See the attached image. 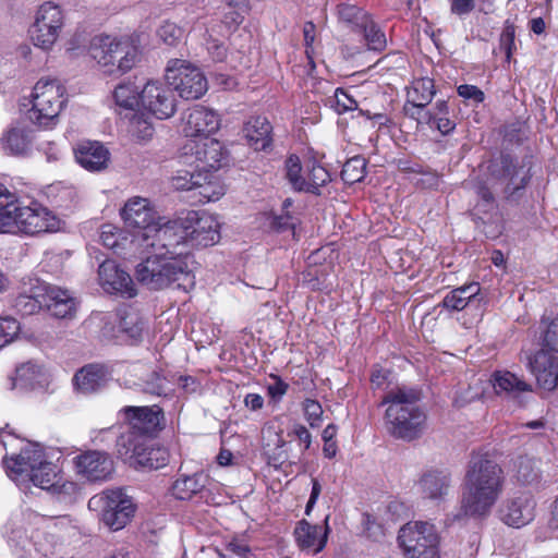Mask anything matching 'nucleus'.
Returning <instances> with one entry per match:
<instances>
[{"instance_id": "bf43d9fd", "label": "nucleus", "mask_w": 558, "mask_h": 558, "mask_svg": "<svg viewBox=\"0 0 558 558\" xmlns=\"http://www.w3.org/2000/svg\"><path fill=\"white\" fill-rule=\"evenodd\" d=\"M143 389L145 392L155 396L167 395V380L158 373L151 372L144 381Z\"/></svg>"}, {"instance_id": "39448f33", "label": "nucleus", "mask_w": 558, "mask_h": 558, "mask_svg": "<svg viewBox=\"0 0 558 558\" xmlns=\"http://www.w3.org/2000/svg\"><path fill=\"white\" fill-rule=\"evenodd\" d=\"M420 391L408 387H397L385 395L381 404L388 405L384 420L390 436L412 441L424 434L427 415L420 407Z\"/></svg>"}, {"instance_id": "e433bc0d", "label": "nucleus", "mask_w": 558, "mask_h": 558, "mask_svg": "<svg viewBox=\"0 0 558 558\" xmlns=\"http://www.w3.org/2000/svg\"><path fill=\"white\" fill-rule=\"evenodd\" d=\"M225 194V187L214 172H202L193 197L198 203H208L219 199Z\"/></svg>"}, {"instance_id": "f704fd0d", "label": "nucleus", "mask_w": 558, "mask_h": 558, "mask_svg": "<svg viewBox=\"0 0 558 558\" xmlns=\"http://www.w3.org/2000/svg\"><path fill=\"white\" fill-rule=\"evenodd\" d=\"M338 22L352 32H362L365 28L371 15L362 8L352 3H340L337 5Z\"/></svg>"}, {"instance_id": "9d476101", "label": "nucleus", "mask_w": 558, "mask_h": 558, "mask_svg": "<svg viewBox=\"0 0 558 558\" xmlns=\"http://www.w3.org/2000/svg\"><path fill=\"white\" fill-rule=\"evenodd\" d=\"M398 542L409 558H439V536L428 522H410L403 525Z\"/></svg>"}, {"instance_id": "09e8293b", "label": "nucleus", "mask_w": 558, "mask_h": 558, "mask_svg": "<svg viewBox=\"0 0 558 558\" xmlns=\"http://www.w3.org/2000/svg\"><path fill=\"white\" fill-rule=\"evenodd\" d=\"M129 132L138 141H148L154 135V126L142 114L133 113L130 118Z\"/></svg>"}, {"instance_id": "ddd939ff", "label": "nucleus", "mask_w": 558, "mask_h": 558, "mask_svg": "<svg viewBox=\"0 0 558 558\" xmlns=\"http://www.w3.org/2000/svg\"><path fill=\"white\" fill-rule=\"evenodd\" d=\"M187 246L207 247L220 240L218 218L206 211H187L180 217Z\"/></svg>"}, {"instance_id": "c03bdc74", "label": "nucleus", "mask_w": 558, "mask_h": 558, "mask_svg": "<svg viewBox=\"0 0 558 558\" xmlns=\"http://www.w3.org/2000/svg\"><path fill=\"white\" fill-rule=\"evenodd\" d=\"M144 320L138 313L129 311L120 317L119 329L133 340H138L144 330Z\"/></svg>"}, {"instance_id": "0eeeda50", "label": "nucleus", "mask_w": 558, "mask_h": 558, "mask_svg": "<svg viewBox=\"0 0 558 558\" xmlns=\"http://www.w3.org/2000/svg\"><path fill=\"white\" fill-rule=\"evenodd\" d=\"M489 175L486 179H478L473 187L478 201L474 207L477 214H487L495 208L494 193L498 191L499 185L505 189L507 197L514 194L525 186V177L518 178V169L507 158H502L501 167L497 163L488 166Z\"/></svg>"}, {"instance_id": "ea45409f", "label": "nucleus", "mask_w": 558, "mask_h": 558, "mask_svg": "<svg viewBox=\"0 0 558 558\" xmlns=\"http://www.w3.org/2000/svg\"><path fill=\"white\" fill-rule=\"evenodd\" d=\"M248 11L247 0H227L223 7L222 24L228 28L238 27Z\"/></svg>"}, {"instance_id": "412c9836", "label": "nucleus", "mask_w": 558, "mask_h": 558, "mask_svg": "<svg viewBox=\"0 0 558 558\" xmlns=\"http://www.w3.org/2000/svg\"><path fill=\"white\" fill-rule=\"evenodd\" d=\"M109 437L111 439L116 438L117 453L128 463L131 462V460L135 457L138 450L142 449L145 442H150L147 436L142 435L129 426L119 435L114 427L102 429L95 438V440L99 439L102 442Z\"/></svg>"}, {"instance_id": "2f4dec72", "label": "nucleus", "mask_w": 558, "mask_h": 558, "mask_svg": "<svg viewBox=\"0 0 558 558\" xmlns=\"http://www.w3.org/2000/svg\"><path fill=\"white\" fill-rule=\"evenodd\" d=\"M45 284L36 283L29 287L28 291H23L13 301L14 310L21 315H34L44 308Z\"/></svg>"}, {"instance_id": "5701e85b", "label": "nucleus", "mask_w": 558, "mask_h": 558, "mask_svg": "<svg viewBox=\"0 0 558 558\" xmlns=\"http://www.w3.org/2000/svg\"><path fill=\"white\" fill-rule=\"evenodd\" d=\"M451 474L445 470H429L418 481V490L424 499L435 504L446 500L451 490Z\"/></svg>"}, {"instance_id": "4c0bfd02", "label": "nucleus", "mask_w": 558, "mask_h": 558, "mask_svg": "<svg viewBox=\"0 0 558 558\" xmlns=\"http://www.w3.org/2000/svg\"><path fill=\"white\" fill-rule=\"evenodd\" d=\"M14 380L13 385L22 388L41 386L45 381V371L41 366L27 362L16 368Z\"/></svg>"}, {"instance_id": "4d7b16f0", "label": "nucleus", "mask_w": 558, "mask_h": 558, "mask_svg": "<svg viewBox=\"0 0 558 558\" xmlns=\"http://www.w3.org/2000/svg\"><path fill=\"white\" fill-rule=\"evenodd\" d=\"M536 461L527 457H521L518 460L517 473L520 481L530 483L537 476Z\"/></svg>"}, {"instance_id": "338daca9", "label": "nucleus", "mask_w": 558, "mask_h": 558, "mask_svg": "<svg viewBox=\"0 0 558 558\" xmlns=\"http://www.w3.org/2000/svg\"><path fill=\"white\" fill-rule=\"evenodd\" d=\"M449 114V108L446 100H438L433 110L423 113L424 123L432 125V122L438 120V117Z\"/></svg>"}, {"instance_id": "de8ad7c7", "label": "nucleus", "mask_w": 558, "mask_h": 558, "mask_svg": "<svg viewBox=\"0 0 558 558\" xmlns=\"http://www.w3.org/2000/svg\"><path fill=\"white\" fill-rule=\"evenodd\" d=\"M286 177L294 191H304L305 177L302 174V166L298 156L291 155L287 159Z\"/></svg>"}, {"instance_id": "2eb2a0df", "label": "nucleus", "mask_w": 558, "mask_h": 558, "mask_svg": "<svg viewBox=\"0 0 558 558\" xmlns=\"http://www.w3.org/2000/svg\"><path fill=\"white\" fill-rule=\"evenodd\" d=\"M140 107L157 119L172 117L177 110V100L171 89L159 81H148L140 93Z\"/></svg>"}, {"instance_id": "6e6552de", "label": "nucleus", "mask_w": 558, "mask_h": 558, "mask_svg": "<svg viewBox=\"0 0 558 558\" xmlns=\"http://www.w3.org/2000/svg\"><path fill=\"white\" fill-rule=\"evenodd\" d=\"M66 102V89L59 80L41 78L33 88L28 118L40 128L51 129L58 123Z\"/></svg>"}, {"instance_id": "6e6d98bb", "label": "nucleus", "mask_w": 558, "mask_h": 558, "mask_svg": "<svg viewBox=\"0 0 558 558\" xmlns=\"http://www.w3.org/2000/svg\"><path fill=\"white\" fill-rule=\"evenodd\" d=\"M363 533L373 541H380L385 535V527L377 519L369 513H363Z\"/></svg>"}, {"instance_id": "4be33fe9", "label": "nucleus", "mask_w": 558, "mask_h": 558, "mask_svg": "<svg viewBox=\"0 0 558 558\" xmlns=\"http://www.w3.org/2000/svg\"><path fill=\"white\" fill-rule=\"evenodd\" d=\"M129 427L147 435L156 432L163 418L162 410L158 405L132 407L128 405L120 410Z\"/></svg>"}, {"instance_id": "58836bf2", "label": "nucleus", "mask_w": 558, "mask_h": 558, "mask_svg": "<svg viewBox=\"0 0 558 558\" xmlns=\"http://www.w3.org/2000/svg\"><path fill=\"white\" fill-rule=\"evenodd\" d=\"M434 81L429 77H422L412 83L408 92V100L418 106H427L435 95Z\"/></svg>"}, {"instance_id": "c756f323", "label": "nucleus", "mask_w": 558, "mask_h": 558, "mask_svg": "<svg viewBox=\"0 0 558 558\" xmlns=\"http://www.w3.org/2000/svg\"><path fill=\"white\" fill-rule=\"evenodd\" d=\"M481 287L472 282L449 292L442 300L444 307L451 311H462L468 306H478L483 298L480 296Z\"/></svg>"}, {"instance_id": "aec40b11", "label": "nucleus", "mask_w": 558, "mask_h": 558, "mask_svg": "<svg viewBox=\"0 0 558 558\" xmlns=\"http://www.w3.org/2000/svg\"><path fill=\"white\" fill-rule=\"evenodd\" d=\"M526 366L542 389L551 391L558 386V357L547 350L539 349L529 356Z\"/></svg>"}, {"instance_id": "774afa93", "label": "nucleus", "mask_w": 558, "mask_h": 558, "mask_svg": "<svg viewBox=\"0 0 558 558\" xmlns=\"http://www.w3.org/2000/svg\"><path fill=\"white\" fill-rule=\"evenodd\" d=\"M207 50L213 57L214 61H222L227 56V48L223 43L217 39H209L207 41Z\"/></svg>"}, {"instance_id": "052dcab7", "label": "nucleus", "mask_w": 558, "mask_h": 558, "mask_svg": "<svg viewBox=\"0 0 558 558\" xmlns=\"http://www.w3.org/2000/svg\"><path fill=\"white\" fill-rule=\"evenodd\" d=\"M158 37L168 46H174L182 36V29L174 23L165 22L157 32Z\"/></svg>"}, {"instance_id": "5fc2aeb1", "label": "nucleus", "mask_w": 558, "mask_h": 558, "mask_svg": "<svg viewBox=\"0 0 558 558\" xmlns=\"http://www.w3.org/2000/svg\"><path fill=\"white\" fill-rule=\"evenodd\" d=\"M20 331V324L13 317H0V349L14 340Z\"/></svg>"}, {"instance_id": "6ab92c4d", "label": "nucleus", "mask_w": 558, "mask_h": 558, "mask_svg": "<svg viewBox=\"0 0 558 558\" xmlns=\"http://www.w3.org/2000/svg\"><path fill=\"white\" fill-rule=\"evenodd\" d=\"M78 474L90 482L110 478L113 472V460L105 451L88 450L74 458Z\"/></svg>"}, {"instance_id": "8fccbe9b", "label": "nucleus", "mask_w": 558, "mask_h": 558, "mask_svg": "<svg viewBox=\"0 0 558 558\" xmlns=\"http://www.w3.org/2000/svg\"><path fill=\"white\" fill-rule=\"evenodd\" d=\"M192 170H179L172 177V186L179 191H195L198 179L202 178V172L191 168Z\"/></svg>"}, {"instance_id": "393cba45", "label": "nucleus", "mask_w": 558, "mask_h": 558, "mask_svg": "<svg viewBox=\"0 0 558 558\" xmlns=\"http://www.w3.org/2000/svg\"><path fill=\"white\" fill-rule=\"evenodd\" d=\"M328 519H325V525L311 524L306 520H301L294 529L296 545L302 550H311L318 554L324 549L327 543L329 532Z\"/></svg>"}, {"instance_id": "e2e57ef3", "label": "nucleus", "mask_w": 558, "mask_h": 558, "mask_svg": "<svg viewBox=\"0 0 558 558\" xmlns=\"http://www.w3.org/2000/svg\"><path fill=\"white\" fill-rule=\"evenodd\" d=\"M296 219L289 213L286 211L281 215H275L271 217L270 226L272 229L279 232L287 230H294Z\"/></svg>"}, {"instance_id": "f3484780", "label": "nucleus", "mask_w": 558, "mask_h": 558, "mask_svg": "<svg viewBox=\"0 0 558 558\" xmlns=\"http://www.w3.org/2000/svg\"><path fill=\"white\" fill-rule=\"evenodd\" d=\"M121 217L128 227L137 229L131 240L136 242V245L143 240L144 233H148V227H154L158 221L157 213L149 199L140 196H134L124 204Z\"/></svg>"}, {"instance_id": "423d86ee", "label": "nucleus", "mask_w": 558, "mask_h": 558, "mask_svg": "<svg viewBox=\"0 0 558 558\" xmlns=\"http://www.w3.org/2000/svg\"><path fill=\"white\" fill-rule=\"evenodd\" d=\"M89 54L109 75H122L141 59L138 46L131 37L97 35L90 40Z\"/></svg>"}, {"instance_id": "680f3d73", "label": "nucleus", "mask_w": 558, "mask_h": 558, "mask_svg": "<svg viewBox=\"0 0 558 558\" xmlns=\"http://www.w3.org/2000/svg\"><path fill=\"white\" fill-rule=\"evenodd\" d=\"M451 14L461 19L470 15L476 8V0H449Z\"/></svg>"}, {"instance_id": "0e129e2a", "label": "nucleus", "mask_w": 558, "mask_h": 558, "mask_svg": "<svg viewBox=\"0 0 558 558\" xmlns=\"http://www.w3.org/2000/svg\"><path fill=\"white\" fill-rule=\"evenodd\" d=\"M458 95L477 105L484 101V93L475 85L463 84L457 89Z\"/></svg>"}, {"instance_id": "f257e3e1", "label": "nucleus", "mask_w": 558, "mask_h": 558, "mask_svg": "<svg viewBox=\"0 0 558 558\" xmlns=\"http://www.w3.org/2000/svg\"><path fill=\"white\" fill-rule=\"evenodd\" d=\"M137 246L151 250L135 269L138 282L149 290H162L172 284L185 292L195 286L194 259L187 251L180 217L158 221L148 227Z\"/></svg>"}, {"instance_id": "bb28decb", "label": "nucleus", "mask_w": 558, "mask_h": 558, "mask_svg": "<svg viewBox=\"0 0 558 558\" xmlns=\"http://www.w3.org/2000/svg\"><path fill=\"white\" fill-rule=\"evenodd\" d=\"M44 299V307L57 318H72L76 312V300L69 290L45 284Z\"/></svg>"}, {"instance_id": "49530a36", "label": "nucleus", "mask_w": 558, "mask_h": 558, "mask_svg": "<svg viewBox=\"0 0 558 558\" xmlns=\"http://www.w3.org/2000/svg\"><path fill=\"white\" fill-rule=\"evenodd\" d=\"M366 170V160L361 156L349 159L342 168L341 178L348 184L360 182Z\"/></svg>"}, {"instance_id": "3c124183", "label": "nucleus", "mask_w": 558, "mask_h": 558, "mask_svg": "<svg viewBox=\"0 0 558 558\" xmlns=\"http://www.w3.org/2000/svg\"><path fill=\"white\" fill-rule=\"evenodd\" d=\"M360 33L364 35L368 49L380 51L386 47V36L372 17L368 20L366 27L362 28Z\"/></svg>"}, {"instance_id": "20e7f679", "label": "nucleus", "mask_w": 558, "mask_h": 558, "mask_svg": "<svg viewBox=\"0 0 558 558\" xmlns=\"http://www.w3.org/2000/svg\"><path fill=\"white\" fill-rule=\"evenodd\" d=\"M61 220L37 202L24 204L5 185L0 184V233L35 235L54 232Z\"/></svg>"}, {"instance_id": "c85d7f7f", "label": "nucleus", "mask_w": 558, "mask_h": 558, "mask_svg": "<svg viewBox=\"0 0 558 558\" xmlns=\"http://www.w3.org/2000/svg\"><path fill=\"white\" fill-rule=\"evenodd\" d=\"M493 387L497 395L518 400L521 395L532 392V385L509 371H497L492 376Z\"/></svg>"}, {"instance_id": "864d4df0", "label": "nucleus", "mask_w": 558, "mask_h": 558, "mask_svg": "<svg viewBox=\"0 0 558 558\" xmlns=\"http://www.w3.org/2000/svg\"><path fill=\"white\" fill-rule=\"evenodd\" d=\"M515 28L512 23L506 21L504 29L500 34L499 48L506 54V61L510 62L513 51L515 50Z\"/></svg>"}, {"instance_id": "dca6fc26", "label": "nucleus", "mask_w": 558, "mask_h": 558, "mask_svg": "<svg viewBox=\"0 0 558 558\" xmlns=\"http://www.w3.org/2000/svg\"><path fill=\"white\" fill-rule=\"evenodd\" d=\"M181 129L189 138L211 137L221 124L220 116L210 108L195 105L182 113Z\"/></svg>"}, {"instance_id": "f8f14e48", "label": "nucleus", "mask_w": 558, "mask_h": 558, "mask_svg": "<svg viewBox=\"0 0 558 558\" xmlns=\"http://www.w3.org/2000/svg\"><path fill=\"white\" fill-rule=\"evenodd\" d=\"M88 507H101V520L113 531L123 529L135 511L131 498L122 489L106 490L92 497Z\"/></svg>"}, {"instance_id": "13d9d810", "label": "nucleus", "mask_w": 558, "mask_h": 558, "mask_svg": "<svg viewBox=\"0 0 558 558\" xmlns=\"http://www.w3.org/2000/svg\"><path fill=\"white\" fill-rule=\"evenodd\" d=\"M303 411L311 427L315 428L320 425L324 411L318 401L305 399L303 402Z\"/></svg>"}, {"instance_id": "4468645a", "label": "nucleus", "mask_w": 558, "mask_h": 558, "mask_svg": "<svg viewBox=\"0 0 558 558\" xmlns=\"http://www.w3.org/2000/svg\"><path fill=\"white\" fill-rule=\"evenodd\" d=\"M62 26L61 9L52 2H45L37 10L35 21L29 28L31 40L36 47L48 50L57 41Z\"/></svg>"}, {"instance_id": "a878e982", "label": "nucleus", "mask_w": 558, "mask_h": 558, "mask_svg": "<svg viewBox=\"0 0 558 558\" xmlns=\"http://www.w3.org/2000/svg\"><path fill=\"white\" fill-rule=\"evenodd\" d=\"M74 155L80 166L90 172L105 170L110 161L109 150L97 141L78 143L74 149Z\"/></svg>"}, {"instance_id": "473e14b6", "label": "nucleus", "mask_w": 558, "mask_h": 558, "mask_svg": "<svg viewBox=\"0 0 558 558\" xmlns=\"http://www.w3.org/2000/svg\"><path fill=\"white\" fill-rule=\"evenodd\" d=\"M33 141L32 131L24 126H12L1 137L2 149L11 155L26 154Z\"/></svg>"}, {"instance_id": "a18cd8bd", "label": "nucleus", "mask_w": 558, "mask_h": 558, "mask_svg": "<svg viewBox=\"0 0 558 558\" xmlns=\"http://www.w3.org/2000/svg\"><path fill=\"white\" fill-rule=\"evenodd\" d=\"M140 93L132 83H122L116 87L113 97L120 107L133 109L135 106L140 107Z\"/></svg>"}, {"instance_id": "cd10ccee", "label": "nucleus", "mask_w": 558, "mask_h": 558, "mask_svg": "<svg viewBox=\"0 0 558 558\" xmlns=\"http://www.w3.org/2000/svg\"><path fill=\"white\" fill-rule=\"evenodd\" d=\"M112 378L110 368L104 364H88L74 376L77 389L84 393L95 392L104 388Z\"/></svg>"}, {"instance_id": "9b49d317", "label": "nucleus", "mask_w": 558, "mask_h": 558, "mask_svg": "<svg viewBox=\"0 0 558 558\" xmlns=\"http://www.w3.org/2000/svg\"><path fill=\"white\" fill-rule=\"evenodd\" d=\"M180 162L199 172H215L222 166L225 151L213 137L189 138L180 149Z\"/></svg>"}, {"instance_id": "b1692460", "label": "nucleus", "mask_w": 558, "mask_h": 558, "mask_svg": "<svg viewBox=\"0 0 558 558\" xmlns=\"http://www.w3.org/2000/svg\"><path fill=\"white\" fill-rule=\"evenodd\" d=\"M535 500L530 494L508 499L501 508V519L510 526L521 527L534 519Z\"/></svg>"}, {"instance_id": "f03ea898", "label": "nucleus", "mask_w": 558, "mask_h": 558, "mask_svg": "<svg viewBox=\"0 0 558 558\" xmlns=\"http://www.w3.org/2000/svg\"><path fill=\"white\" fill-rule=\"evenodd\" d=\"M501 468L487 453L472 456L464 478L461 501L463 515L483 517L490 512L502 493Z\"/></svg>"}, {"instance_id": "7c9ffc66", "label": "nucleus", "mask_w": 558, "mask_h": 558, "mask_svg": "<svg viewBox=\"0 0 558 558\" xmlns=\"http://www.w3.org/2000/svg\"><path fill=\"white\" fill-rule=\"evenodd\" d=\"M208 481V475L203 472L180 474L172 484V495L180 500H190L207 486Z\"/></svg>"}, {"instance_id": "c9c22d12", "label": "nucleus", "mask_w": 558, "mask_h": 558, "mask_svg": "<svg viewBox=\"0 0 558 558\" xmlns=\"http://www.w3.org/2000/svg\"><path fill=\"white\" fill-rule=\"evenodd\" d=\"M167 463L168 452L163 448H155L145 442L129 464L135 469L158 470Z\"/></svg>"}, {"instance_id": "a211bd4d", "label": "nucleus", "mask_w": 558, "mask_h": 558, "mask_svg": "<svg viewBox=\"0 0 558 558\" xmlns=\"http://www.w3.org/2000/svg\"><path fill=\"white\" fill-rule=\"evenodd\" d=\"M98 280L102 289L123 298L136 295V289L131 276L121 269L112 259H105L98 267Z\"/></svg>"}, {"instance_id": "69168bd1", "label": "nucleus", "mask_w": 558, "mask_h": 558, "mask_svg": "<svg viewBox=\"0 0 558 558\" xmlns=\"http://www.w3.org/2000/svg\"><path fill=\"white\" fill-rule=\"evenodd\" d=\"M271 380L267 386L268 395L276 401L281 400L287 393L289 385L278 376H271Z\"/></svg>"}, {"instance_id": "79ce46f5", "label": "nucleus", "mask_w": 558, "mask_h": 558, "mask_svg": "<svg viewBox=\"0 0 558 558\" xmlns=\"http://www.w3.org/2000/svg\"><path fill=\"white\" fill-rule=\"evenodd\" d=\"M330 181L329 172L322 166L316 165L315 162L312 166L307 167V174L305 177L304 191L306 193H312L319 195L320 187L327 184Z\"/></svg>"}, {"instance_id": "1a4fd4ad", "label": "nucleus", "mask_w": 558, "mask_h": 558, "mask_svg": "<svg viewBox=\"0 0 558 558\" xmlns=\"http://www.w3.org/2000/svg\"><path fill=\"white\" fill-rule=\"evenodd\" d=\"M165 77L169 86L186 100L199 99L208 89L203 71L186 60H170L166 66Z\"/></svg>"}, {"instance_id": "603ef678", "label": "nucleus", "mask_w": 558, "mask_h": 558, "mask_svg": "<svg viewBox=\"0 0 558 558\" xmlns=\"http://www.w3.org/2000/svg\"><path fill=\"white\" fill-rule=\"evenodd\" d=\"M328 104L339 114L357 109V101L342 88L335 90L333 96L328 98Z\"/></svg>"}, {"instance_id": "7ed1b4c3", "label": "nucleus", "mask_w": 558, "mask_h": 558, "mask_svg": "<svg viewBox=\"0 0 558 558\" xmlns=\"http://www.w3.org/2000/svg\"><path fill=\"white\" fill-rule=\"evenodd\" d=\"M8 475L17 484L32 482L35 486L58 496H72L76 484L64 481L59 469L47 457L39 444L28 442L22 451L10 459H4Z\"/></svg>"}, {"instance_id": "37998d69", "label": "nucleus", "mask_w": 558, "mask_h": 558, "mask_svg": "<svg viewBox=\"0 0 558 558\" xmlns=\"http://www.w3.org/2000/svg\"><path fill=\"white\" fill-rule=\"evenodd\" d=\"M541 344L549 353H558V316L541 322Z\"/></svg>"}, {"instance_id": "a19ab883", "label": "nucleus", "mask_w": 558, "mask_h": 558, "mask_svg": "<svg viewBox=\"0 0 558 558\" xmlns=\"http://www.w3.org/2000/svg\"><path fill=\"white\" fill-rule=\"evenodd\" d=\"M99 239L104 246L116 252L123 251L129 243V238L124 236L119 228L110 223L101 226ZM130 243H132L131 240Z\"/></svg>"}, {"instance_id": "72a5a7b5", "label": "nucleus", "mask_w": 558, "mask_h": 558, "mask_svg": "<svg viewBox=\"0 0 558 558\" xmlns=\"http://www.w3.org/2000/svg\"><path fill=\"white\" fill-rule=\"evenodd\" d=\"M271 125L265 117H255L247 121L244 134L255 150H263L270 144Z\"/></svg>"}]
</instances>
